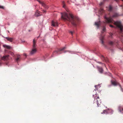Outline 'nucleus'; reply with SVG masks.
Listing matches in <instances>:
<instances>
[{
	"label": "nucleus",
	"mask_w": 123,
	"mask_h": 123,
	"mask_svg": "<svg viewBox=\"0 0 123 123\" xmlns=\"http://www.w3.org/2000/svg\"><path fill=\"white\" fill-rule=\"evenodd\" d=\"M119 16V15L118 13H115L113 14L112 17H110L109 18H107L105 16V18L106 23H113L118 27L120 30V32L121 35L123 37V26L121 25L120 22L118 21L115 22L112 18L117 17Z\"/></svg>",
	"instance_id": "obj_1"
},
{
	"label": "nucleus",
	"mask_w": 123,
	"mask_h": 123,
	"mask_svg": "<svg viewBox=\"0 0 123 123\" xmlns=\"http://www.w3.org/2000/svg\"><path fill=\"white\" fill-rule=\"evenodd\" d=\"M61 17L62 19L64 20H67L71 22V24L74 26H76L78 20V18L76 17H74L71 14L68 15L66 12L62 13Z\"/></svg>",
	"instance_id": "obj_2"
},
{
	"label": "nucleus",
	"mask_w": 123,
	"mask_h": 123,
	"mask_svg": "<svg viewBox=\"0 0 123 123\" xmlns=\"http://www.w3.org/2000/svg\"><path fill=\"white\" fill-rule=\"evenodd\" d=\"M37 40V39H34L33 40L32 49L30 53L31 54H33L35 53L37 51L36 43Z\"/></svg>",
	"instance_id": "obj_3"
},
{
	"label": "nucleus",
	"mask_w": 123,
	"mask_h": 123,
	"mask_svg": "<svg viewBox=\"0 0 123 123\" xmlns=\"http://www.w3.org/2000/svg\"><path fill=\"white\" fill-rule=\"evenodd\" d=\"M93 97L94 99V101L96 102L97 103L98 106V107L99 105L101 103L102 101L101 100L99 99V97L98 95L95 94L93 95ZM95 102H94V103Z\"/></svg>",
	"instance_id": "obj_4"
},
{
	"label": "nucleus",
	"mask_w": 123,
	"mask_h": 123,
	"mask_svg": "<svg viewBox=\"0 0 123 123\" xmlns=\"http://www.w3.org/2000/svg\"><path fill=\"white\" fill-rule=\"evenodd\" d=\"M66 49V47H64L63 48L59 49L58 50L55 51L54 52V54H58L60 52L63 51Z\"/></svg>",
	"instance_id": "obj_5"
},
{
	"label": "nucleus",
	"mask_w": 123,
	"mask_h": 123,
	"mask_svg": "<svg viewBox=\"0 0 123 123\" xmlns=\"http://www.w3.org/2000/svg\"><path fill=\"white\" fill-rule=\"evenodd\" d=\"M111 84L114 86H116L117 85H119L120 87H121V85L119 83L116 81H111Z\"/></svg>",
	"instance_id": "obj_6"
},
{
	"label": "nucleus",
	"mask_w": 123,
	"mask_h": 123,
	"mask_svg": "<svg viewBox=\"0 0 123 123\" xmlns=\"http://www.w3.org/2000/svg\"><path fill=\"white\" fill-rule=\"evenodd\" d=\"M9 55H7L3 56L1 58V59L4 61H7L8 60Z\"/></svg>",
	"instance_id": "obj_7"
},
{
	"label": "nucleus",
	"mask_w": 123,
	"mask_h": 123,
	"mask_svg": "<svg viewBox=\"0 0 123 123\" xmlns=\"http://www.w3.org/2000/svg\"><path fill=\"white\" fill-rule=\"evenodd\" d=\"M52 26L54 27H57L58 26V23L57 22L54 21H52L51 23Z\"/></svg>",
	"instance_id": "obj_8"
},
{
	"label": "nucleus",
	"mask_w": 123,
	"mask_h": 123,
	"mask_svg": "<svg viewBox=\"0 0 123 123\" xmlns=\"http://www.w3.org/2000/svg\"><path fill=\"white\" fill-rule=\"evenodd\" d=\"M41 12L38 11H37L36 12L34 15L36 17H38L42 15L40 13Z\"/></svg>",
	"instance_id": "obj_9"
},
{
	"label": "nucleus",
	"mask_w": 123,
	"mask_h": 123,
	"mask_svg": "<svg viewBox=\"0 0 123 123\" xmlns=\"http://www.w3.org/2000/svg\"><path fill=\"white\" fill-rule=\"evenodd\" d=\"M104 38V36H102V35H101V36L100 38V40L101 43V44L103 45H104V42L103 41V40Z\"/></svg>",
	"instance_id": "obj_10"
},
{
	"label": "nucleus",
	"mask_w": 123,
	"mask_h": 123,
	"mask_svg": "<svg viewBox=\"0 0 123 123\" xmlns=\"http://www.w3.org/2000/svg\"><path fill=\"white\" fill-rule=\"evenodd\" d=\"M100 21L97 22H96L95 23V25L97 27V28H98L100 26Z\"/></svg>",
	"instance_id": "obj_11"
},
{
	"label": "nucleus",
	"mask_w": 123,
	"mask_h": 123,
	"mask_svg": "<svg viewBox=\"0 0 123 123\" xmlns=\"http://www.w3.org/2000/svg\"><path fill=\"white\" fill-rule=\"evenodd\" d=\"M6 39L7 40L11 42H12L14 39V38H13L6 37Z\"/></svg>",
	"instance_id": "obj_12"
},
{
	"label": "nucleus",
	"mask_w": 123,
	"mask_h": 123,
	"mask_svg": "<svg viewBox=\"0 0 123 123\" xmlns=\"http://www.w3.org/2000/svg\"><path fill=\"white\" fill-rule=\"evenodd\" d=\"M97 68L98 71L100 73H103V70L102 68L98 67H97Z\"/></svg>",
	"instance_id": "obj_13"
},
{
	"label": "nucleus",
	"mask_w": 123,
	"mask_h": 123,
	"mask_svg": "<svg viewBox=\"0 0 123 123\" xmlns=\"http://www.w3.org/2000/svg\"><path fill=\"white\" fill-rule=\"evenodd\" d=\"M21 59V56L20 55H17L16 59L17 61H20V59Z\"/></svg>",
	"instance_id": "obj_14"
},
{
	"label": "nucleus",
	"mask_w": 123,
	"mask_h": 123,
	"mask_svg": "<svg viewBox=\"0 0 123 123\" xmlns=\"http://www.w3.org/2000/svg\"><path fill=\"white\" fill-rule=\"evenodd\" d=\"M3 46L4 48H6L8 49H10L11 48V47L10 46L6 45H4Z\"/></svg>",
	"instance_id": "obj_15"
},
{
	"label": "nucleus",
	"mask_w": 123,
	"mask_h": 123,
	"mask_svg": "<svg viewBox=\"0 0 123 123\" xmlns=\"http://www.w3.org/2000/svg\"><path fill=\"white\" fill-rule=\"evenodd\" d=\"M102 57L103 59L104 60H103L104 61H105V62H108L109 61L108 59L107 58H105L102 55Z\"/></svg>",
	"instance_id": "obj_16"
},
{
	"label": "nucleus",
	"mask_w": 123,
	"mask_h": 123,
	"mask_svg": "<svg viewBox=\"0 0 123 123\" xmlns=\"http://www.w3.org/2000/svg\"><path fill=\"white\" fill-rule=\"evenodd\" d=\"M37 1L39 2V3L42 5V6H45V3L43 2H42L40 1V0H38Z\"/></svg>",
	"instance_id": "obj_17"
},
{
	"label": "nucleus",
	"mask_w": 123,
	"mask_h": 123,
	"mask_svg": "<svg viewBox=\"0 0 123 123\" xmlns=\"http://www.w3.org/2000/svg\"><path fill=\"white\" fill-rule=\"evenodd\" d=\"M99 12L101 14L102 13L104 12L103 9L102 8H101L99 11Z\"/></svg>",
	"instance_id": "obj_18"
},
{
	"label": "nucleus",
	"mask_w": 123,
	"mask_h": 123,
	"mask_svg": "<svg viewBox=\"0 0 123 123\" xmlns=\"http://www.w3.org/2000/svg\"><path fill=\"white\" fill-rule=\"evenodd\" d=\"M62 4L63 5V7L64 8H65L66 7V5L65 4L64 1H62Z\"/></svg>",
	"instance_id": "obj_19"
},
{
	"label": "nucleus",
	"mask_w": 123,
	"mask_h": 123,
	"mask_svg": "<svg viewBox=\"0 0 123 123\" xmlns=\"http://www.w3.org/2000/svg\"><path fill=\"white\" fill-rule=\"evenodd\" d=\"M108 111L107 110H104L103 112L101 113V114H104L106 113H107Z\"/></svg>",
	"instance_id": "obj_20"
},
{
	"label": "nucleus",
	"mask_w": 123,
	"mask_h": 123,
	"mask_svg": "<svg viewBox=\"0 0 123 123\" xmlns=\"http://www.w3.org/2000/svg\"><path fill=\"white\" fill-rule=\"evenodd\" d=\"M106 31L105 28V27H103V29L101 33H103L104 32H105Z\"/></svg>",
	"instance_id": "obj_21"
},
{
	"label": "nucleus",
	"mask_w": 123,
	"mask_h": 123,
	"mask_svg": "<svg viewBox=\"0 0 123 123\" xmlns=\"http://www.w3.org/2000/svg\"><path fill=\"white\" fill-rule=\"evenodd\" d=\"M112 6H109V11H111L112 10Z\"/></svg>",
	"instance_id": "obj_22"
},
{
	"label": "nucleus",
	"mask_w": 123,
	"mask_h": 123,
	"mask_svg": "<svg viewBox=\"0 0 123 123\" xmlns=\"http://www.w3.org/2000/svg\"><path fill=\"white\" fill-rule=\"evenodd\" d=\"M109 43L110 45H112L114 43L112 41H110L109 42Z\"/></svg>",
	"instance_id": "obj_23"
},
{
	"label": "nucleus",
	"mask_w": 123,
	"mask_h": 123,
	"mask_svg": "<svg viewBox=\"0 0 123 123\" xmlns=\"http://www.w3.org/2000/svg\"><path fill=\"white\" fill-rule=\"evenodd\" d=\"M45 6H43L44 8L46 9H48L49 7L48 6H47L45 4Z\"/></svg>",
	"instance_id": "obj_24"
},
{
	"label": "nucleus",
	"mask_w": 123,
	"mask_h": 123,
	"mask_svg": "<svg viewBox=\"0 0 123 123\" xmlns=\"http://www.w3.org/2000/svg\"><path fill=\"white\" fill-rule=\"evenodd\" d=\"M74 32V31H70V33H71L72 35H73V33Z\"/></svg>",
	"instance_id": "obj_25"
},
{
	"label": "nucleus",
	"mask_w": 123,
	"mask_h": 123,
	"mask_svg": "<svg viewBox=\"0 0 123 123\" xmlns=\"http://www.w3.org/2000/svg\"><path fill=\"white\" fill-rule=\"evenodd\" d=\"M110 26L112 28H113L114 27L113 26V25H110Z\"/></svg>",
	"instance_id": "obj_26"
},
{
	"label": "nucleus",
	"mask_w": 123,
	"mask_h": 123,
	"mask_svg": "<svg viewBox=\"0 0 123 123\" xmlns=\"http://www.w3.org/2000/svg\"><path fill=\"white\" fill-rule=\"evenodd\" d=\"M103 3L102 2L101 3L99 4L100 6H101L103 5Z\"/></svg>",
	"instance_id": "obj_27"
},
{
	"label": "nucleus",
	"mask_w": 123,
	"mask_h": 123,
	"mask_svg": "<svg viewBox=\"0 0 123 123\" xmlns=\"http://www.w3.org/2000/svg\"><path fill=\"white\" fill-rule=\"evenodd\" d=\"M24 55L25 56H26L27 55L26 53H24Z\"/></svg>",
	"instance_id": "obj_28"
},
{
	"label": "nucleus",
	"mask_w": 123,
	"mask_h": 123,
	"mask_svg": "<svg viewBox=\"0 0 123 123\" xmlns=\"http://www.w3.org/2000/svg\"><path fill=\"white\" fill-rule=\"evenodd\" d=\"M10 54L12 55H13L14 54L12 52H11L10 53Z\"/></svg>",
	"instance_id": "obj_29"
},
{
	"label": "nucleus",
	"mask_w": 123,
	"mask_h": 123,
	"mask_svg": "<svg viewBox=\"0 0 123 123\" xmlns=\"http://www.w3.org/2000/svg\"><path fill=\"white\" fill-rule=\"evenodd\" d=\"M0 8H3V7L2 6H0Z\"/></svg>",
	"instance_id": "obj_30"
},
{
	"label": "nucleus",
	"mask_w": 123,
	"mask_h": 123,
	"mask_svg": "<svg viewBox=\"0 0 123 123\" xmlns=\"http://www.w3.org/2000/svg\"><path fill=\"white\" fill-rule=\"evenodd\" d=\"M115 0L116 1V2H117L119 0Z\"/></svg>",
	"instance_id": "obj_31"
},
{
	"label": "nucleus",
	"mask_w": 123,
	"mask_h": 123,
	"mask_svg": "<svg viewBox=\"0 0 123 123\" xmlns=\"http://www.w3.org/2000/svg\"><path fill=\"white\" fill-rule=\"evenodd\" d=\"M8 62H6V65H7V64L8 63Z\"/></svg>",
	"instance_id": "obj_32"
},
{
	"label": "nucleus",
	"mask_w": 123,
	"mask_h": 123,
	"mask_svg": "<svg viewBox=\"0 0 123 123\" xmlns=\"http://www.w3.org/2000/svg\"><path fill=\"white\" fill-rule=\"evenodd\" d=\"M110 36H112V35H113V34H112V33H111V34H110Z\"/></svg>",
	"instance_id": "obj_33"
},
{
	"label": "nucleus",
	"mask_w": 123,
	"mask_h": 123,
	"mask_svg": "<svg viewBox=\"0 0 123 123\" xmlns=\"http://www.w3.org/2000/svg\"><path fill=\"white\" fill-rule=\"evenodd\" d=\"M43 11L44 12H46V11H44V10H43Z\"/></svg>",
	"instance_id": "obj_34"
},
{
	"label": "nucleus",
	"mask_w": 123,
	"mask_h": 123,
	"mask_svg": "<svg viewBox=\"0 0 123 123\" xmlns=\"http://www.w3.org/2000/svg\"><path fill=\"white\" fill-rule=\"evenodd\" d=\"M98 86V85H95V87H96Z\"/></svg>",
	"instance_id": "obj_35"
},
{
	"label": "nucleus",
	"mask_w": 123,
	"mask_h": 123,
	"mask_svg": "<svg viewBox=\"0 0 123 123\" xmlns=\"http://www.w3.org/2000/svg\"><path fill=\"white\" fill-rule=\"evenodd\" d=\"M121 90H122V91L123 92V89H121Z\"/></svg>",
	"instance_id": "obj_36"
},
{
	"label": "nucleus",
	"mask_w": 123,
	"mask_h": 123,
	"mask_svg": "<svg viewBox=\"0 0 123 123\" xmlns=\"http://www.w3.org/2000/svg\"><path fill=\"white\" fill-rule=\"evenodd\" d=\"M99 62V63L100 64H101V62Z\"/></svg>",
	"instance_id": "obj_37"
},
{
	"label": "nucleus",
	"mask_w": 123,
	"mask_h": 123,
	"mask_svg": "<svg viewBox=\"0 0 123 123\" xmlns=\"http://www.w3.org/2000/svg\"><path fill=\"white\" fill-rule=\"evenodd\" d=\"M1 64V63L0 62V65Z\"/></svg>",
	"instance_id": "obj_38"
},
{
	"label": "nucleus",
	"mask_w": 123,
	"mask_h": 123,
	"mask_svg": "<svg viewBox=\"0 0 123 123\" xmlns=\"http://www.w3.org/2000/svg\"><path fill=\"white\" fill-rule=\"evenodd\" d=\"M39 37V36L38 37H37V38H38Z\"/></svg>",
	"instance_id": "obj_39"
},
{
	"label": "nucleus",
	"mask_w": 123,
	"mask_h": 123,
	"mask_svg": "<svg viewBox=\"0 0 123 123\" xmlns=\"http://www.w3.org/2000/svg\"><path fill=\"white\" fill-rule=\"evenodd\" d=\"M66 52V51H65V52H64V53H65Z\"/></svg>",
	"instance_id": "obj_40"
},
{
	"label": "nucleus",
	"mask_w": 123,
	"mask_h": 123,
	"mask_svg": "<svg viewBox=\"0 0 123 123\" xmlns=\"http://www.w3.org/2000/svg\"><path fill=\"white\" fill-rule=\"evenodd\" d=\"M122 110L123 111V108L122 109Z\"/></svg>",
	"instance_id": "obj_41"
},
{
	"label": "nucleus",
	"mask_w": 123,
	"mask_h": 123,
	"mask_svg": "<svg viewBox=\"0 0 123 123\" xmlns=\"http://www.w3.org/2000/svg\"><path fill=\"white\" fill-rule=\"evenodd\" d=\"M123 1V0H122Z\"/></svg>",
	"instance_id": "obj_42"
}]
</instances>
